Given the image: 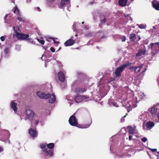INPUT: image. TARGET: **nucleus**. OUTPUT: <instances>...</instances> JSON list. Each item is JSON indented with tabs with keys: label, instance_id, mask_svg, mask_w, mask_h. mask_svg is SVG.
Instances as JSON below:
<instances>
[{
	"label": "nucleus",
	"instance_id": "f257e3e1",
	"mask_svg": "<svg viewBox=\"0 0 159 159\" xmlns=\"http://www.w3.org/2000/svg\"><path fill=\"white\" fill-rule=\"evenodd\" d=\"M77 79L73 81L72 85V89L76 92L81 93L86 91L85 88L80 87L86 86L88 80L87 76L84 73L78 71L77 72Z\"/></svg>",
	"mask_w": 159,
	"mask_h": 159
},
{
	"label": "nucleus",
	"instance_id": "f03ea898",
	"mask_svg": "<svg viewBox=\"0 0 159 159\" xmlns=\"http://www.w3.org/2000/svg\"><path fill=\"white\" fill-rule=\"evenodd\" d=\"M148 49H151V54L152 57L159 52V42L151 43L148 46Z\"/></svg>",
	"mask_w": 159,
	"mask_h": 159
},
{
	"label": "nucleus",
	"instance_id": "7ed1b4c3",
	"mask_svg": "<svg viewBox=\"0 0 159 159\" xmlns=\"http://www.w3.org/2000/svg\"><path fill=\"white\" fill-rule=\"evenodd\" d=\"M119 135H115L113 136L110 139V141H111V145L110 147V150L111 152L119 144Z\"/></svg>",
	"mask_w": 159,
	"mask_h": 159
},
{
	"label": "nucleus",
	"instance_id": "20e7f679",
	"mask_svg": "<svg viewBox=\"0 0 159 159\" xmlns=\"http://www.w3.org/2000/svg\"><path fill=\"white\" fill-rule=\"evenodd\" d=\"M25 120H28L31 121L33 120L34 116V112L33 111L29 109H27L25 110Z\"/></svg>",
	"mask_w": 159,
	"mask_h": 159
},
{
	"label": "nucleus",
	"instance_id": "39448f33",
	"mask_svg": "<svg viewBox=\"0 0 159 159\" xmlns=\"http://www.w3.org/2000/svg\"><path fill=\"white\" fill-rule=\"evenodd\" d=\"M154 125L155 124L153 122L148 121L146 123H143V128L144 129L148 130L152 129Z\"/></svg>",
	"mask_w": 159,
	"mask_h": 159
},
{
	"label": "nucleus",
	"instance_id": "423d86ee",
	"mask_svg": "<svg viewBox=\"0 0 159 159\" xmlns=\"http://www.w3.org/2000/svg\"><path fill=\"white\" fill-rule=\"evenodd\" d=\"M75 114L70 117L69 120V122L70 124L72 126L78 127V120L74 116Z\"/></svg>",
	"mask_w": 159,
	"mask_h": 159
},
{
	"label": "nucleus",
	"instance_id": "0eeeda50",
	"mask_svg": "<svg viewBox=\"0 0 159 159\" xmlns=\"http://www.w3.org/2000/svg\"><path fill=\"white\" fill-rule=\"evenodd\" d=\"M41 152L42 154H43L45 156L51 157L54 156L53 151V150H51L47 148L45 150H42Z\"/></svg>",
	"mask_w": 159,
	"mask_h": 159
},
{
	"label": "nucleus",
	"instance_id": "6e6552de",
	"mask_svg": "<svg viewBox=\"0 0 159 159\" xmlns=\"http://www.w3.org/2000/svg\"><path fill=\"white\" fill-rule=\"evenodd\" d=\"M136 102L134 101L133 102H129L125 105V108L127 109L128 112L130 111L132 108H135L137 107Z\"/></svg>",
	"mask_w": 159,
	"mask_h": 159
},
{
	"label": "nucleus",
	"instance_id": "1a4fd4ad",
	"mask_svg": "<svg viewBox=\"0 0 159 159\" xmlns=\"http://www.w3.org/2000/svg\"><path fill=\"white\" fill-rule=\"evenodd\" d=\"M88 98H89L86 97L85 96L78 95L75 97L74 100L76 103H80L84 100L85 101H86V99Z\"/></svg>",
	"mask_w": 159,
	"mask_h": 159
},
{
	"label": "nucleus",
	"instance_id": "9d476101",
	"mask_svg": "<svg viewBox=\"0 0 159 159\" xmlns=\"http://www.w3.org/2000/svg\"><path fill=\"white\" fill-rule=\"evenodd\" d=\"M67 6V7H69L70 6V0H61L60 5L59 7L62 8L63 7Z\"/></svg>",
	"mask_w": 159,
	"mask_h": 159
},
{
	"label": "nucleus",
	"instance_id": "9b49d317",
	"mask_svg": "<svg viewBox=\"0 0 159 159\" xmlns=\"http://www.w3.org/2000/svg\"><path fill=\"white\" fill-rule=\"evenodd\" d=\"M124 69L120 65L118 67L115 69V74L117 78L120 77L121 73L124 71Z\"/></svg>",
	"mask_w": 159,
	"mask_h": 159
},
{
	"label": "nucleus",
	"instance_id": "f8f14e48",
	"mask_svg": "<svg viewBox=\"0 0 159 159\" xmlns=\"http://www.w3.org/2000/svg\"><path fill=\"white\" fill-rule=\"evenodd\" d=\"M17 38L19 39L22 40L26 39L29 36H30V35L26 34L23 33H20L19 32V33H16V34Z\"/></svg>",
	"mask_w": 159,
	"mask_h": 159
},
{
	"label": "nucleus",
	"instance_id": "ddd939ff",
	"mask_svg": "<svg viewBox=\"0 0 159 159\" xmlns=\"http://www.w3.org/2000/svg\"><path fill=\"white\" fill-rule=\"evenodd\" d=\"M14 12L17 15V19H18L20 21H22L23 20V18L21 17V13L20 12L19 9L16 6H15V7Z\"/></svg>",
	"mask_w": 159,
	"mask_h": 159
},
{
	"label": "nucleus",
	"instance_id": "4468645a",
	"mask_svg": "<svg viewBox=\"0 0 159 159\" xmlns=\"http://www.w3.org/2000/svg\"><path fill=\"white\" fill-rule=\"evenodd\" d=\"M37 96L41 99H48V94H45L43 92L39 91L36 93Z\"/></svg>",
	"mask_w": 159,
	"mask_h": 159
},
{
	"label": "nucleus",
	"instance_id": "2eb2a0df",
	"mask_svg": "<svg viewBox=\"0 0 159 159\" xmlns=\"http://www.w3.org/2000/svg\"><path fill=\"white\" fill-rule=\"evenodd\" d=\"M136 128V127L135 126H134L133 127L130 126H128L127 129L129 134H132L134 133L135 134L137 133V132Z\"/></svg>",
	"mask_w": 159,
	"mask_h": 159
},
{
	"label": "nucleus",
	"instance_id": "dca6fc26",
	"mask_svg": "<svg viewBox=\"0 0 159 159\" xmlns=\"http://www.w3.org/2000/svg\"><path fill=\"white\" fill-rule=\"evenodd\" d=\"M75 43V40L73 39V37H71L70 39L65 42L64 44L65 46L68 47L73 45Z\"/></svg>",
	"mask_w": 159,
	"mask_h": 159
},
{
	"label": "nucleus",
	"instance_id": "f3484780",
	"mask_svg": "<svg viewBox=\"0 0 159 159\" xmlns=\"http://www.w3.org/2000/svg\"><path fill=\"white\" fill-rule=\"evenodd\" d=\"M48 99H49V102L50 103H54L56 101V97L54 94H51L49 93H48Z\"/></svg>",
	"mask_w": 159,
	"mask_h": 159
},
{
	"label": "nucleus",
	"instance_id": "a211bd4d",
	"mask_svg": "<svg viewBox=\"0 0 159 159\" xmlns=\"http://www.w3.org/2000/svg\"><path fill=\"white\" fill-rule=\"evenodd\" d=\"M144 47V49H139L138 52L136 54L137 57H139L143 55L144 56L145 55L146 53V49L145 46Z\"/></svg>",
	"mask_w": 159,
	"mask_h": 159
},
{
	"label": "nucleus",
	"instance_id": "6ab92c4d",
	"mask_svg": "<svg viewBox=\"0 0 159 159\" xmlns=\"http://www.w3.org/2000/svg\"><path fill=\"white\" fill-rule=\"evenodd\" d=\"M157 110L156 107L154 106L151 107L148 109V111L151 115L153 116H155L157 112Z\"/></svg>",
	"mask_w": 159,
	"mask_h": 159
},
{
	"label": "nucleus",
	"instance_id": "aec40b11",
	"mask_svg": "<svg viewBox=\"0 0 159 159\" xmlns=\"http://www.w3.org/2000/svg\"><path fill=\"white\" fill-rule=\"evenodd\" d=\"M17 103L15 102L14 101L12 100L11 101L10 106L11 108L14 111L15 113H16L17 111Z\"/></svg>",
	"mask_w": 159,
	"mask_h": 159
},
{
	"label": "nucleus",
	"instance_id": "412c9836",
	"mask_svg": "<svg viewBox=\"0 0 159 159\" xmlns=\"http://www.w3.org/2000/svg\"><path fill=\"white\" fill-rule=\"evenodd\" d=\"M153 7L156 10L159 11V2L154 0L152 2Z\"/></svg>",
	"mask_w": 159,
	"mask_h": 159
},
{
	"label": "nucleus",
	"instance_id": "4be33fe9",
	"mask_svg": "<svg viewBox=\"0 0 159 159\" xmlns=\"http://www.w3.org/2000/svg\"><path fill=\"white\" fill-rule=\"evenodd\" d=\"M58 77L59 80L61 82H63L65 80V76L62 71H60L58 73Z\"/></svg>",
	"mask_w": 159,
	"mask_h": 159
},
{
	"label": "nucleus",
	"instance_id": "5701e85b",
	"mask_svg": "<svg viewBox=\"0 0 159 159\" xmlns=\"http://www.w3.org/2000/svg\"><path fill=\"white\" fill-rule=\"evenodd\" d=\"M29 133L34 138L37 137L38 135L37 131L31 128L30 129Z\"/></svg>",
	"mask_w": 159,
	"mask_h": 159
},
{
	"label": "nucleus",
	"instance_id": "b1692460",
	"mask_svg": "<svg viewBox=\"0 0 159 159\" xmlns=\"http://www.w3.org/2000/svg\"><path fill=\"white\" fill-rule=\"evenodd\" d=\"M92 120H90L88 124L80 125L78 126V127L81 129L87 128L90 126L92 124Z\"/></svg>",
	"mask_w": 159,
	"mask_h": 159
},
{
	"label": "nucleus",
	"instance_id": "393cba45",
	"mask_svg": "<svg viewBox=\"0 0 159 159\" xmlns=\"http://www.w3.org/2000/svg\"><path fill=\"white\" fill-rule=\"evenodd\" d=\"M128 0H119L118 3L120 6L124 7L126 6Z\"/></svg>",
	"mask_w": 159,
	"mask_h": 159
},
{
	"label": "nucleus",
	"instance_id": "a878e982",
	"mask_svg": "<svg viewBox=\"0 0 159 159\" xmlns=\"http://www.w3.org/2000/svg\"><path fill=\"white\" fill-rule=\"evenodd\" d=\"M144 66V65L142 64L140 66H136L135 69V73H139L142 71L141 69Z\"/></svg>",
	"mask_w": 159,
	"mask_h": 159
},
{
	"label": "nucleus",
	"instance_id": "bb28decb",
	"mask_svg": "<svg viewBox=\"0 0 159 159\" xmlns=\"http://www.w3.org/2000/svg\"><path fill=\"white\" fill-rule=\"evenodd\" d=\"M137 38L136 35L134 33L131 34H130L129 38L131 41L134 42Z\"/></svg>",
	"mask_w": 159,
	"mask_h": 159
},
{
	"label": "nucleus",
	"instance_id": "cd10ccee",
	"mask_svg": "<svg viewBox=\"0 0 159 159\" xmlns=\"http://www.w3.org/2000/svg\"><path fill=\"white\" fill-rule=\"evenodd\" d=\"M115 79L114 78L112 77L107 78L105 81V83L106 84L108 83H111L112 82H114Z\"/></svg>",
	"mask_w": 159,
	"mask_h": 159
},
{
	"label": "nucleus",
	"instance_id": "c85d7f7f",
	"mask_svg": "<svg viewBox=\"0 0 159 159\" xmlns=\"http://www.w3.org/2000/svg\"><path fill=\"white\" fill-rule=\"evenodd\" d=\"M4 52L5 54V57L8 58L10 56L9 48H6L4 50Z\"/></svg>",
	"mask_w": 159,
	"mask_h": 159
},
{
	"label": "nucleus",
	"instance_id": "c756f323",
	"mask_svg": "<svg viewBox=\"0 0 159 159\" xmlns=\"http://www.w3.org/2000/svg\"><path fill=\"white\" fill-rule=\"evenodd\" d=\"M48 148L52 150L54 147V144L53 143H50L47 144Z\"/></svg>",
	"mask_w": 159,
	"mask_h": 159
},
{
	"label": "nucleus",
	"instance_id": "7c9ffc66",
	"mask_svg": "<svg viewBox=\"0 0 159 159\" xmlns=\"http://www.w3.org/2000/svg\"><path fill=\"white\" fill-rule=\"evenodd\" d=\"M132 63L129 61L127 62L126 64H123L121 66L124 69L127 67L128 66H130L131 65Z\"/></svg>",
	"mask_w": 159,
	"mask_h": 159
},
{
	"label": "nucleus",
	"instance_id": "2f4dec72",
	"mask_svg": "<svg viewBox=\"0 0 159 159\" xmlns=\"http://www.w3.org/2000/svg\"><path fill=\"white\" fill-rule=\"evenodd\" d=\"M13 29H14V31L16 33H16H19L20 32V26H14L13 27Z\"/></svg>",
	"mask_w": 159,
	"mask_h": 159
},
{
	"label": "nucleus",
	"instance_id": "473e14b6",
	"mask_svg": "<svg viewBox=\"0 0 159 159\" xmlns=\"http://www.w3.org/2000/svg\"><path fill=\"white\" fill-rule=\"evenodd\" d=\"M55 0H48V4L49 7H53L54 4L53 3V2Z\"/></svg>",
	"mask_w": 159,
	"mask_h": 159
},
{
	"label": "nucleus",
	"instance_id": "72a5a7b5",
	"mask_svg": "<svg viewBox=\"0 0 159 159\" xmlns=\"http://www.w3.org/2000/svg\"><path fill=\"white\" fill-rule=\"evenodd\" d=\"M79 24H80L79 23H76V24L75 23H74L73 25L72 26V29L74 32H75V31L78 32L79 31L78 30H76V26L77 25H79Z\"/></svg>",
	"mask_w": 159,
	"mask_h": 159
},
{
	"label": "nucleus",
	"instance_id": "f704fd0d",
	"mask_svg": "<svg viewBox=\"0 0 159 159\" xmlns=\"http://www.w3.org/2000/svg\"><path fill=\"white\" fill-rule=\"evenodd\" d=\"M40 148L42 149V150L47 149V144L45 143L41 144L40 145Z\"/></svg>",
	"mask_w": 159,
	"mask_h": 159
},
{
	"label": "nucleus",
	"instance_id": "c9c22d12",
	"mask_svg": "<svg viewBox=\"0 0 159 159\" xmlns=\"http://www.w3.org/2000/svg\"><path fill=\"white\" fill-rule=\"evenodd\" d=\"M137 25L138 26L139 28H140L141 29H145L146 28V27L147 26L146 25H144L142 24H137Z\"/></svg>",
	"mask_w": 159,
	"mask_h": 159
},
{
	"label": "nucleus",
	"instance_id": "e433bc0d",
	"mask_svg": "<svg viewBox=\"0 0 159 159\" xmlns=\"http://www.w3.org/2000/svg\"><path fill=\"white\" fill-rule=\"evenodd\" d=\"M3 131L5 132V134H6V136L7 137H6V138L7 139L9 138L10 137V133L9 132V131L7 130H4Z\"/></svg>",
	"mask_w": 159,
	"mask_h": 159
},
{
	"label": "nucleus",
	"instance_id": "4c0bfd02",
	"mask_svg": "<svg viewBox=\"0 0 159 159\" xmlns=\"http://www.w3.org/2000/svg\"><path fill=\"white\" fill-rule=\"evenodd\" d=\"M21 45H16L15 46V49L18 51H20L21 49Z\"/></svg>",
	"mask_w": 159,
	"mask_h": 159
},
{
	"label": "nucleus",
	"instance_id": "58836bf2",
	"mask_svg": "<svg viewBox=\"0 0 159 159\" xmlns=\"http://www.w3.org/2000/svg\"><path fill=\"white\" fill-rule=\"evenodd\" d=\"M136 66H131L129 68V69L130 70V72H133L134 71L135 72V69Z\"/></svg>",
	"mask_w": 159,
	"mask_h": 159
},
{
	"label": "nucleus",
	"instance_id": "ea45409f",
	"mask_svg": "<svg viewBox=\"0 0 159 159\" xmlns=\"http://www.w3.org/2000/svg\"><path fill=\"white\" fill-rule=\"evenodd\" d=\"M94 35V33L91 32H89V34H85V36L88 37H90L93 36Z\"/></svg>",
	"mask_w": 159,
	"mask_h": 159
},
{
	"label": "nucleus",
	"instance_id": "a19ab883",
	"mask_svg": "<svg viewBox=\"0 0 159 159\" xmlns=\"http://www.w3.org/2000/svg\"><path fill=\"white\" fill-rule=\"evenodd\" d=\"M37 39L38 40V41L39 42V43H40L41 44L43 45L45 43L44 40H41L39 39Z\"/></svg>",
	"mask_w": 159,
	"mask_h": 159
},
{
	"label": "nucleus",
	"instance_id": "79ce46f5",
	"mask_svg": "<svg viewBox=\"0 0 159 159\" xmlns=\"http://www.w3.org/2000/svg\"><path fill=\"white\" fill-rule=\"evenodd\" d=\"M6 38V36H2L0 37V39L2 41H4Z\"/></svg>",
	"mask_w": 159,
	"mask_h": 159
},
{
	"label": "nucleus",
	"instance_id": "37998d69",
	"mask_svg": "<svg viewBox=\"0 0 159 159\" xmlns=\"http://www.w3.org/2000/svg\"><path fill=\"white\" fill-rule=\"evenodd\" d=\"M121 40L122 42H125L126 40V37L124 36L122 38H121Z\"/></svg>",
	"mask_w": 159,
	"mask_h": 159
},
{
	"label": "nucleus",
	"instance_id": "c03bdc74",
	"mask_svg": "<svg viewBox=\"0 0 159 159\" xmlns=\"http://www.w3.org/2000/svg\"><path fill=\"white\" fill-rule=\"evenodd\" d=\"M138 76L135 77L134 78V82L137 84L138 82Z\"/></svg>",
	"mask_w": 159,
	"mask_h": 159
},
{
	"label": "nucleus",
	"instance_id": "a18cd8bd",
	"mask_svg": "<svg viewBox=\"0 0 159 159\" xmlns=\"http://www.w3.org/2000/svg\"><path fill=\"white\" fill-rule=\"evenodd\" d=\"M142 141L143 142H145L147 141V139L146 138L144 137L142 139Z\"/></svg>",
	"mask_w": 159,
	"mask_h": 159
},
{
	"label": "nucleus",
	"instance_id": "49530a36",
	"mask_svg": "<svg viewBox=\"0 0 159 159\" xmlns=\"http://www.w3.org/2000/svg\"><path fill=\"white\" fill-rule=\"evenodd\" d=\"M26 39L28 41V42H30L31 43H33V39L31 38H27Z\"/></svg>",
	"mask_w": 159,
	"mask_h": 159
},
{
	"label": "nucleus",
	"instance_id": "de8ad7c7",
	"mask_svg": "<svg viewBox=\"0 0 159 159\" xmlns=\"http://www.w3.org/2000/svg\"><path fill=\"white\" fill-rule=\"evenodd\" d=\"M126 116H124L122 117L120 119V121L121 122H124L125 121V117Z\"/></svg>",
	"mask_w": 159,
	"mask_h": 159
},
{
	"label": "nucleus",
	"instance_id": "09e8293b",
	"mask_svg": "<svg viewBox=\"0 0 159 159\" xmlns=\"http://www.w3.org/2000/svg\"><path fill=\"white\" fill-rule=\"evenodd\" d=\"M148 148L151 150V151L152 152H155L157 151V149H152L150 148Z\"/></svg>",
	"mask_w": 159,
	"mask_h": 159
},
{
	"label": "nucleus",
	"instance_id": "8fccbe9b",
	"mask_svg": "<svg viewBox=\"0 0 159 159\" xmlns=\"http://www.w3.org/2000/svg\"><path fill=\"white\" fill-rule=\"evenodd\" d=\"M106 22H107L105 18H104L101 21V24H103V23H105Z\"/></svg>",
	"mask_w": 159,
	"mask_h": 159
},
{
	"label": "nucleus",
	"instance_id": "3c124183",
	"mask_svg": "<svg viewBox=\"0 0 159 159\" xmlns=\"http://www.w3.org/2000/svg\"><path fill=\"white\" fill-rule=\"evenodd\" d=\"M50 50L53 52H55V49L53 47H51L50 48Z\"/></svg>",
	"mask_w": 159,
	"mask_h": 159
},
{
	"label": "nucleus",
	"instance_id": "603ef678",
	"mask_svg": "<svg viewBox=\"0 0 159 159\" xmlns=\"http://www.w3.org/2000/svg\"><path fill=\"white\" fill-rule=\"evenodd\" d=\"M83 28L85 30H88L89 29V28L88 25H84Z\"/></svg>",
	"mask_w": 159,
	"mask_h": 159
},
{
	"label": "nucleus",
	"instance_id": "864d4df0",
	"mask_svg": "<svg viewBox=\"0 0 159 159\" xmlns=\"http://www.w3.org/2000/svg\"><path fill=\"white\" fill-rule=\"evenodd\" d=\"M112 104L113 106H115L116 107H118L117 104L115 102H113L112 103Z\"/></svg>",
	"mask_w": 159,
	"mask_h": 159
},
{
	"label": "nucleus",
	"instance_id": "5fc2aeb1",
	"mask_svg": "<svg viewBox=\"0 0 159 159\" xmlns=\"http://www.w3.org/2000/svg\"><path fill=\"white\" fill-rule=\"evenodd\" d=\"M8 16V14H6L4 17V20H5V22H6V18Z\"/></svg>",
	"mask_w": 159,
	"mask_h": 159
},
{
	"label": "nucleus",
	"instance_id": "6e6d98bb",
	"mask_svg": "<svg viewBox=\"0 0 159 159\" xmlns=\"http://www.w3.org/2000/svg\"><path fill=\"white\" fill-rule=\"evenodd\" d=\"M35 9L36 11H41V9H40L39 7H35Z\"/></svg>",
	"mask_w": 159,
	"mask_h": 159
},
{
	"label": "nucleus",
	"instance_id": "4d7b16f0",
	"mask_svg": "<svg viewBox=\"0 0 159 159\" xmlns=\"http://www.w3.org/2000/svg\"><path fill=\"white\" fill-rule=\"evenodd\" d=\"M39 121L38 120H36L35 121V124L37 125L39 124Z\"/></svg>",
	"mask_w": 159,
	"mask_h": 159
},
{
	"label": "nucleus",
	"instance_id": "13d9d810",
	"mask_svg": "<svg viewBox=\"0 0 159 159\" xmlns=\"http://www.w3.org/2000/svg\"><path fill=\"white\" fill-rule=\"evenodd\" d=\"M4 151L3 148L0 146V153L3 152Z\"/></svg>",
	"mask_w": 159,
	"mask_h": 159
},
{
	"label": "nucleus",
	"instance_id": "bf43d9fd",
	"mask_svg": "<svg viewBox=\"0 0 159 159\" xmlns=\"http://www.w3.org/2000/svg\"><path fill=\"white\" fill-rule=\"evenodd\" d=\"M90 0L91 1L89 2V4L90 5L93 4V3L94 2V1H95V0Z\"/></svg>",
	"mask_w": 159,
	"mask_h": 159
},
{
	"label": "nucleus",
	"instance_id": "052dcab7",
	"mask_svg": "<svg viewBox=\"0 0 159 159\" xmlns=\"http://www.w3.org/2000/svg\"><path fill=\"white\" fill-rule=\"evenodd\" d=\"M53 40L54 42V43L58 44V43H60L58 41H55L54 39H53Z\"/></svg>",
	"mask_w": 159,
	"mask_h": 159
},
{
	"label": "nucleus",
	"instance_id": "680f3d73",
	"mask_svg": "<svg viewBox=\"0 0 159 159\" xmlns=\"http://www.w3.org/2000/svg\"><path fill=\"white\" fill-rule=\"evenodd\" d=\"M107 37V36L106 35H103L101 37V39H104V38H106Z\"/></svg>",
	"mask_w": 159,
	"mask_h": 159
},
{
	"label": "nucleus",
	"instance_id": "e2e57ef3",
	"mask_svg": "<svg viewBox=\"0 0 159 159\" xmlns=\"http://www.w3.org/2000/svg\"><path fill=\"white\" fill-rule=\"evenodd\" d=\"M54 39V38H52V37L48 38H47V40L48 41H49V39Z\"/></svg>",
	"mask_w": 159,
	"mask_h": 159
},
{
	"label": "nucleus",
	"instance_id": "0e129e2a",
	"mask_svg": "<svg viewBox=\"0 0 159 159\" xmlns=\"http://www.w3.org/2000/svg\"><path fill=\"white\" fill-rule=\"evenodd\" d=\"M132 137V136L131 135H129V140H131Z\"/></svg>",
	"mask_w": 159,
	"mask_h": 159
},
{
	"label": "nucleus",
	"instance_id": "69168bd1",
	"mask_svg": "<svg viewBox=\"0 0 159 159\" xmlns=\"http://www.w3.org/2000/svg\"><path fill=\"white\" fill-rule=\"evenodd\" d=\"M124 154H122V155H120V154H119V155H118V156L119 157H123L124 156Z\"/></svg>",
	"mask_w": 159,
	"mask_h": 159
},
{
	"label": "nucleus",
	"instance_id": "338daca9",
	"mask_svg": "<svg viewBox=\"0 0 159 159\" xmlns=\"http://www.w3.org/2000/svg\"><path fill=\"white\" fill-rule=\"evenodd\" d=\"M146 70H147V68H145V69H144V70H142L141 71V72L142 73H143V72L146 71Z\"/></svg>",
	"mask_w": 159,
	"mask_h": 159
},
{
	"label": "nucleus",
	"instance_id": "774afa93",
	"mask_svg": "<svg viewBox=\"0 0 159 159\" xmlns=\"http://www.w3.org/2000/svg\"><path fill=\"white\" fill-rule=\"evenodd\" d=\"M141 81L140 80L139 81H138L137 82V84H139L140 83H141Z\"/></svg>",
	"mask_w": 159,
	"mask_h": 159
}]
</instances>
